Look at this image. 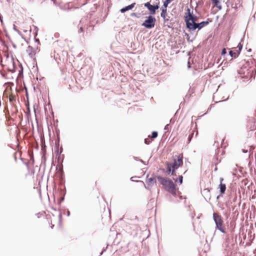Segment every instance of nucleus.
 <instances>
[{
	"mask_svg": "<svg viewBox=\"0 0 256 256\" xmlns=\"http://www.w3.org/2000/svg\"><path fill=\"white\" fill-rule=\"evenodd\" d=\"M156 178L160 184L164 187L166 191L174 196L176 195L178 188H176L172 180L160 176H157Z\"/></svg>",
	"mask_w": 256,
	"mask_h": 256,
	"instance_id": "obj_1",
	"label": "nucleus"
},
{
	"mask_svg": "<svg viewBox=\"0 0 256 256\" xmlns=\"http://www.w3.org/2000/svg\"><path fill=\"white\" fill-rule=\"evenodd\" d=\"M184 20L186 24V27L190 31L193 27L192 25L196 24V22L198 20V17L191 13L190 8H188L187 10V12L186 13V15L184 16Z\"/></svg>",
	"mask_w": 256,
	"mask_h": 256,
	"instance_id": "obj_2",
	"label": "nucleus"
},
{
	"mask_svg": "<svg viewBox=\"0 0 256 256\" xmlns=\"http://www.w3.org/2000/svg\"><path fill=\"white\" fill-rule=\"evenodd\" d=\"M213 218L216 224V229L219 230L222 233H226L224 228L222 226L223 220L222 216L217 213L214 212L213 214Z\"/></svg>",
	"mask_w": 256,
	"mask_h": 256,
	"instance_id": "obj_3",
	"label": "nucleus"
},
{
	"mask_svg": "<svg viewBox=\"0 0 256 256\" xmlns=\"http://www.w3.org/2000/svg\"><path fill=\"white\" fill-rule=\"evenodd\" d=\"M156 20V18L150 15L143 22L142 26H144L145 28L150 29L154 26Z\"/></svg>",
	"mask_w": 256,
	"mask_h": 256,
	"instance_id": "obj_4",
	"label": "nucleus"
},
{
	"mask_svg": "<svg viewBox=\"0 0 256 256\" xmlns=\"http://www.w3.org/2000/svg\"><path fill=\"white\" fill-rule=\"evenodd\" d=\"M144 6L146 7L148 10L150 12L151 14L154 15L156 14V11L159 8V6L158 4L152 5L149 2L145 3Z\"/></svg>",
	"mask_w": 256,
	"mask_h": 256,
	"instance_id": "obj_5",
	"label": "nucleus"
},
{
	"mask_svg": "<svg viewBox=\"0 0 256 256\" xmlns=\"http://www.w3.org/2000/svg\"><path fill=\"white\" fill-rule=\"evenodd\" d=\"M209 22L208 21H202L200 23H196L194 24L193 27L190 29V32H192L195 30L196 29H198V30L202 29L203 27L208 24Z\"/></svg>",
	"mask_w": 256,
	"mask_h": 256,
	"instance_id": "obj_6",
	"label": "nucleus"
},
{
	"mask_svg": "<svg viewBox=\"0 0 256 256\" xmlns=\"http://www.w3.org/2000/svg\"><path fill=\"white\" fill-rule=\"evenodd\" d=\"M148 174L146 176V183L148 186H152L154 185V184H156V178L154 176L150 178H148Z\"/></svg>",
	"mask_w": 256,
	"mask_h": 256,
	"instance_id": "obj_7",
	"label": "nucleus"
},
{
	"mask_svg": "<svg viewBox=\"0 0 256 256\" xmlns=\"http://www.w3.org/2000/svg\"><path fill=\"white\" fill-rule=\"evenodd\" d=\"M135 5H136V3L134 2L130 5H128V6H126L121 8L120 10V12L122 13H124V12H126V11H128V10H130L132 8H134V6H135Z\"/></svg>",
	"mask_w": 256,
	"mask_h": 256,
	"instance_id": "obj_8",
	"label": "nucleus"
},
{
	"mask_svg": "<svg viewBox=\"0 0 256 256\" xmlns=\"http://www.w3.org/2000/svg\"><path fill=\"white\" fill-rule=\"evenodd\" d=\"M224 180V178H220V184L219 185V188L220 190V192L221 194H223L224 193L226 190V184L222 183V182Z\"/></svg>",
	"mask_w": 256,
	"mask_h": 256,
	"instance_id": "obj_9",
	"label": "nucleus"
},
{
	"mask_svg": "<svg viewBox=\"0 0 256 256\" xmlns=\"http://www.w3.org/2000/svg\"><path fill=\"white\" fill-rule=\"evenodd\" d=\"M202 194L206 199L210 200L211 197L210 190L209 188H204L202 192Z\"/></svg>",
	"mask_w": 256,
	"mask_h": 256,
	"instance_id": "obj_10",
	"label": "nucleus"
},
{
	"mask_svg": "<svg viewBox=\"0 0 256 256\" xmlns=\"http://www.w3.org/2000/svg\"><path fill=\"white\" fill-rule=\"evenodd\" d=\"M168 6H164V5L162 8V12L160 14V16L164 18V22L166 23V17L167 16V8Z\"/></svg>",
	"mask_w": 256,
	"mask_h": 256,
	"instance_id": "obj_11",
	"label": "nucleus"
},
{
	"mask_svg": "<svg viewBox=\"0 0 256 256\" xmlns=\"http://www.w3.org/2000/svg\"><path fill=\"white\" fill-rule=\"evenodd\" d=\"M5 94L6 95L8 94L9 100L11 103L14 104L16 102V98L15 95L12 94H9L8 90H6Z\"/></svg>",
	"mask_w": 256,
	"mask_h": 256,
	"instance_id": "obj_12",
	"label": "nucleus"
},
{
	"mask_svg": "<svg viewBox=\"0 0 256 256\" xmlns=\"http://www.w3.org/2000/svg\"><path fill=\"white\" fill-rule=\"evenodd\" d=\"M26 52L29 54L30 57H32L35 54V52L34 48L31 46H28L26 49Z\"/></svg>",
	"mask_w": 256,
	"mask_h": 256,
	"instance_id": "obj_13",
	"label": "nucleus"
},
{
	"mask_svg": "<svg viewBox=\"0 0 256 256\" xmlns=\"http://www.w3.org/2000/svg\"><path fill=\"white\" fill-rule=\"evenodd\" d=\"M212 2L214 4V6L218 8L219 10L222 8V6L220 4L219 0H212Z\"/></svg>",
	"mask_w": 256,
	"mask_h": 256,
	"instance_id": "obj_14",
	"label": "nucleus"
},
{
	"mask_svg": "<svg viewBox=\"0 0 256 256\" xmlns=\"http://www.w3.org/2000/svg\"><path fill=\"white\" fill-rule=\"evenodd\" d=\"M176 162L178 166H180L183 164L182 156H178V160H176Z\"/></svg>",
	"mask_w": 256,
	"mask_h": 256,
	"instance_id": "obj_15",
	"label": "nucleus"
},
{
	"mask_svg": "<svg viewBox=\"0 0 256 256\" xmlns=\"http://www.w3.org/2000/svg\"><path fill=\"white\" fill-rule=\"evenodd\" d=\"M167 166V170L166 172V174L168 176H169L170 174V173L172 171V166H170V163L168 162L166 164Z\"/></svg>",
	"mask_w": 256,
	"mask_h": 256,
	"instance_id": "obj_16",
	"label": "nucleus"
},
{
	"mask_svg": "<svg viewBox=\"0 0 256 256\" xmlns=\"http://www.w3.org/2000/svg\"><path fill=\"white\" fill-rule=\"evenodd\" d=\"M170 166H172V170H176L178 168V166L177 164V163L176 162V160H174L172 164L170 163Z\"/></svg>",
	"mask_w": 256,
	"mask_h": 256,
	"instance_id": "obj_17",
	"label": "nucleus"
},
{
	"mask_svg": "<svg viewBox=\"0 0 256 256\" xmlns=\"http://www.w3.org/2000/svg\"><path fill=\"white\" fill-rule=\"evenodd\" d=\"M173 180L176 182H178L180 183V184H181L182 183L183 177L182 176H180L178 178H174Z\"/></svg>",
	"mask_w": 256,
	"mask_h": 256,
	"instance_id": "obj_18",
	"label": "nucleus"
},
{
	"mask_svg": "<svg viewBox=\"0 0 256 256\" xmlns=\"http://www.w3.org/2000/svg\"><path fill=\"white\" fill-rule=\"evenodd\" d=\"M121 238V235L120 234L116 233V238L114 240L113 242V243H116V244H118L120 242L118 240H117V239L120 238Z\"/></svg>",
	"mask_w": 256,
	"mask_h": 256,
	"instance_id": "obj_19",
	"label": "nucleus"
},
{
	"mask_svg": "<svg viewBox=\"0 0 256 256\" xmlns=\"http://www.w3.org/2000/svg\"><path fill=\"white\" fill-rule=\"evenodd\" d=\"M158 136V132L156 131H154L152 132L151 138H157Z\"/></svg>",
	"mask_w": 256,
	"mask_h": 256,
	"instance_id": "obj_20",
	"label": "nucleus"
},
{
	"mask_svg": "<svg viewBox=\"0 0 256 256\" xmlns=\"http://www.w3.org/2000/svg\"><path fill=\"white\" fill-rule=\"evenodd\" d=\"M228 55L230 56L232 58L233 56L236 57V52L232 50H230L229 52Z\"/></svg>",
	"mask_w": 256,
	"mask_h": 256,
	"instance_id": "obj_21",
	"label": "nucleus"
},
{
	"mask_svg": "<svg viewBox=\"0 0 256 256\" xmlns=\"http://www.w3.org/2000/svg\"><path fill=\"white\" fill-rule=\"evenodd\" d=\"M226 49L225 48H224L222 50V53H221V54L222 56H224V58L225 57V56L226 55Z\"/></svg>",
	"mask_w": 256,
	"mask_h": 256,
	"instance_id": "obj_22",
	"label": "nucleus"
},
{
	"mask_svg": "<svg viewBox=\"0 0 256 256\" xmlns=\"http://www.w3.org/2000/svg\"><path fill=\"white\" fill-rule=\"evenodd\" d=\"M172 0H166L164 2V4L163 5L164 6H168V4Z\"/></svg>",
	"mask_w": 256,
	"mask_h": 256,
	"instance_id": "obj_23",
	"label": "nucleus"
},
{
	"mask_svg": "<svg viewBox=\"0 0 256 256\" xmlns=\"http://www.w3.org/2000/svg\"><path fill=\"white\" fill-rule=\"evenodd\" d=\"M135 177L134 176H132L130 180L132 181H133V182H142L144 183V182L142 180H135L134 179Z\"/></svg>",
	"mask_w": 256,
	"mask_h": 256,
	"instance_id": "obj_24",
	"label": "nucleus"
},
{
	"mask_svg": "<svg viewBox=\"0 0 256 256\" xmlns=\"http://www.w3.org/2000/svg\"><path fill=\"white\" fill-rule=\"evenodd\" d=\"M193 133H192V134H190L188 136V142H190L192 140V136H193Z\"/></svg>",
	"mask_w": 256,
	"mask_h": 256,
	"instance_id": "obj_25",
	"label": "nucleus"
},
{
	"mask_svg": "<svg viewBox=\"0 0 256 256\" xmlns=\"http://www.w3.org/2000/svg\"><path fill=\"white\" fill-rule=\"evenodd\" d=\"M130 16H136L137 18H138V16H137V14L135 12H132L130 14Z\"/></svg>",
	"mask_w": 256,
	"mask_h": 256,
	"instance_id": "obj_26",
	"label": "nucleus"
},
{
	"mask_svg": "<svg viewBox=\"0 0 256 256\" xmlns=\"http://www.w3.org/2000/svg\"><path fill=\"white\" fill-rule=\"evenodd\" d=\"M238 46V48L239 50L240 51L242 48V45L240 44H239Z\"/></svg>",
	"mask_w": 256,
	"mask_h": 256,
	"instance_id": "obj_27",
	"label": "nucleus"
},
{
	"mask_svg": "<svg viewBox=\"0 0 256 256\" xmlns=\"http://www.w3.org/2000/svg\"><path fill=\"white\" fill-rule=\"evenodd\" d=\"M175 172H176V170H172V171L170 173L171 175L176 176V174H175Z\"/></svg>",
	"mask_w": 256,
	"mask_h": 256,
	"instance_id": "obj_28",
	"label": "nucleus"
},
{
	"mask_svg": "<svg viewBox=\"0 0 256 256\" xmlns=\"http://www.w3.org/2000/svg\"><path fill=\"white\" fill-rule=\"evenodd\" d=\"M150 140L148 141L147 139L144 140V143L146 144H148L150 143Z\"/></svg>",
	"mask_w": 256,
	"mask_h": 256,
	"instance_id": "obj_29",
	"label": "nucleus"
},
{
	"mask_svg": "<svg viewBox=\"0 0 256 256\" xmlns=\"http://www.w3.org/2000/svg\"><path fill=\"white\" fill-rule=\"evenodd\" d=\"M168 126H169V124H166V125L165 126V127H164V130H168Z\"/></svg>",
	"mask_w": 256,
	"mask_h": 256,
	"instance_id": "obj_30",
	"label": "nucleus"
},
{
	"mask_svg": "<svg viewBox=\"0 0 256 256\" xmlns=\"http://www.w3.org/2000/svg\"><path fill=\"white\" fill-rule=\"evenodd\" d=\"M242 151L244 153H247L248 152V150H246L244 149H242Z\"/></svg>",
	"mask_w": 256,
	"mask_h": 256,
	"instance_id": "obj_31",
	"label": "nucleus"
},
{
	"mask_svg": "<svg viewBox=\"0 0 256 256\" xmlns=\"http://www.w3.org/2000/svg\"><path fill=\"white\" fill-rule=\"evenodd\" d=\"M166 22H168L169 20V19L168 18H166Z\"/></svg>",
	"mask_w": 256,
	"mask_h": 256,
	"instance_id": "obj_32",
	"label": "nucleus"
},
{
	"mask_svg": "<svg viewBox=\"0 0 256 256\" xmlns=\"http://www.w3.org/2000/svg\"><path fill=\"white\" fill-rule=\"evenodd\" d=\"M188 68H190V62H188Z\"/></svg>",
	"mask_w": 256,
	"mask_h": 256,
	"instance_id": "obj_33",
	"label": "nucleus"
},
{
	"mask_svg": "<svg viewBox=\"0 0 256 256\" xmlns=\"http://www.w3.org/2000/svg\"><path fill=\"white\" fill-rule=\"evenodd\" d=\"M218 170L217 168H216H216H214V171H216V170Z\"/></svg>",
	"mask_w": 256,
	"mask_h": 256,
	"instance_id": "obj_34",
	"label": "nucleus"
},
{
	"mask_svg": "<svg viewBox=\"0 0 256 256\" xmlns=\"http://www.w3.org/2000/svg\"><path fill=\"white\" fill-rule=\"evenodd\" d=\"M140 162H141L144 163V162L142 160H140Z\"/></svg>",
	"mask_w": 256,
	"mask_h": 256,
	"instance_id": "obj_35",
	"label": "nucleus"
},
{
	"mask_svg": "<svg viewBox=\"0 0 256 256\" xmlns=\"http://www.w3.org/2000/svg\"><path fill=\"white\" fill-rule=\"evenodd\" d=\"M144 187H145V188H147V187H146V185H144Z\"/></svg>",
	"mask_w": 256,
	"mask_h": 256,
	"instance_id": "obj_36",
	"label": "nucleus"
},
{
	"mask_svg": "<svg viewBox=\"0 0 256 256\" xmlns=\"http://www.w3.org/2000/svg\"><path fill=\"white\" fill-rule=\"evenodd\" d=\"M186 35L188 36V34H186Z\"/></svg>",
	"mask_w": 256,
	"mask_h": 256,
	"instance_id": "obj_37",
	"label": "nucleus"
},
{
	"mask_svg": "<svg viewBox=\"0 0 256 256\" xmlns=\"http://www.w3.org/2000/svg\"><path fill=\"white\" fill-rule=\"evenodd\" d=\"M10 70L13 72L14 70Z\"/></svg>",
	"mask_w": 256,
	"mask_h": 256,
	"instance_id": "obj_38",
	"label": "nucleus"
},
{
	"mask_svg": "<svg viewBox=\"0 0 256 256\" xmlns=\"http://www.w3.org/2000/svg\"><path fill=\"white\" fill-rule=\"evenodd\" d=\"M11 62L12 63V64H14V62L12 60Z\"/></svg>",
	"mask_w": 256,
	"mask_h": 256,
	"instance_id": "obj_39",
	"label": "nucleus"
}]
</instances>
